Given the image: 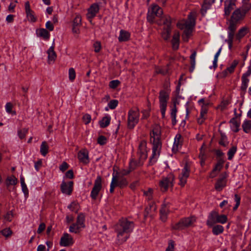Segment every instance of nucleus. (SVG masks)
Listing matches in <instances>:
<instances>
[{"label": "nucleus", "instance_id": "nucleus-23", "mask_svg": "<svg viewBox=\"0 0 251 251\" xmlns=\"http://www.w3.org/2000/svg\"><path fill=\"white\" fill-rule=\"evenodd\" d=\"M179 33L178 31H176L173 35V39L171 41L172 48L174 50H176L179 48Z\"/></svg>", "mask_w": 251, "mask_h": 251}, {"label": "nucleus", "instance_id": "nucleus-50", "mask_svg": "<svg viewBox=\"0 0 251 251\" xmlns=\"http://www.w3.org/2000/svg\"><path fill=\"white\" fill-rule=\"evenodd\" d=\"M6 181L8 185H14L17 184L18 180L14 176H11L7 178Z\"/></svg>", "mask_w": 251, "mask_h": 251}, {"label": "nucleus", "instance_id": "nucleus-44", "mask_svg": "<svg viewBox=\"0 0 251 251\" xmlns=\"http://www.w3.org/2000/svg\"><path fill=\"white\" fill-rule=\"evenodd\" d=\"M13 107V105L12 103L10 102H7L5 106V110L7 113L11 114L12 115H15L16 113L15 111H12Z\"/></svg>", "mask_w": 251, "mask_h": 251}, {"label": "nucleus", "instance_id": "nucleus-21", "mask_svg": "<svg viewBox=\"0 0 251 251\" xmlns=\"http://www.w3.org/2000/svg\"><path fill=\"white\" fill-rule=\"evenodd\" d=\"M168 99L169 94L164 90L161 91L159 95L160 107L167 106Z\"/></svg>", "mask_w": 251, "mask_h": 251}, {"label": "nucleus", "instance_id": "nucleus-31", "mask_svg": "<svg viewBox=\"0 0 251 251\" xmlns=\"http://www.w3.org/2000/svg\"><path fill=\"white\" fill-rule=\"evenodd\" d=\"M171 27H163L161 36L165 40H168L170 37Z\"/></svg>", "mask_w": 251, "mask_h": 251}, {"label": "nucleus", "instance_id": "nucleus-18", "mask_svg": "<svg viewBox=\"0 0 251 251\" xmlns=\"http://www.w3.org/2000/svg\"><path fill=\"white\" fill-rule=\"evenodd\" d=\"M224 163V161L220 159H219L216 164L215 165V166L213 168V170L211 171V172L209 174V177L211 178L215 177L218 174V173L221 170V169L223 167V165Z\"/></svg>", "mask_w": 251, "mask_h": 251}, {"label": "nucleus", "instance_id": "nucleus-38", "mask_svg": "<svg viewBox=\"0 0 251 251\" xmlns=\"http://www.w3.org/2000/svg\"><path fill=\"white\" fill-rule=\"evenodd\" d=\"M37 34L39 36L42 37L45 39H49L50 35L49 32L44 28H41L39 29L37 31Z\"/></svg>", "mask_w": 251, "mask_h": 251}, {"label": "nucleus", "instance_id": "nucleus-46", "mask_svg": "<svg viewBox=\"0 0 251 251\" xmlns=\"http://www.w3.org/2000/svg\"><path fill=\"white\" fill-rule=\"evenodd\" d=\"M237 151L236 146L232 147L227 152L228 159L231 160Z\"/></svg>", "mask_w": 251, "mask_h": 251}, {"label": "nucleus", "instance_id": "nucleus-22", "mask_svg": "<svg viewBox=\"0 0 251 251\" xmlns=\"http://www.w3.org/2000/svg\"><path fill=\"white\" fill-rule=\"evenodd\" d=\"M182 143V138L180 134H177L175 138L174 145L172 150L174 151H176L181 147Z\"/></svg>", "mask_w": 251, "mask_h": 251}, {"label": "nucleus", "instance_id": "nucleus-41", "mask_svg": "<svg viewBox=\"0 0 251 251\" xmlns=\"http://www.w3.org/2000/svg\"><path fill=\"white\" fill-rule=\"evenodd\" d=\"M238 63V62L237 60H234L230 64V66L227 67L226 70L224 71L225 73L226 74L227 73H229V74L232 73L234 72V69L237 66Z\"/></svg>", "mask_w": 251, "mask_h": 251}, {"label": "nucleus", "instance_id": "nucleus-61", "mask_svg": "<svg viewBox=\"0 0 251 251\" xmlns=\"http://www.w3.org/2000/svg\"><path fill=\"white\" fill-rule=\"evenodd\" d=\"M93 48L96 52H99L101 48V44L99 41H96L93 44Z\"/></svg>", "mask_w": 251, "mask_h": 251}, {"label": "nucleus", "instance_id": "nucleus-12", "mask_svg": "<svg viewBox=\"0 0 251 251\" xmlns=\"http://www.w3.org/2000/svg\"><path fill=\"white\" fill-rule=\"evenodd\" d=\"M138 154L139 159L138 165H142L148 157L147 143L145 141L143 140L140 142L138 147Z\"/></svg>", "mask_w": 251, "mask_h": 251}, {"label": "nucleus", "instance_id": "nucleus-15", "mask_svg": "<svg viewBox=\"0 0 251 251\" xmlns=\"http://www.w3.org/2000/svg\"><path fill=\"white\" fill-rule=\"evenodd\" d=\"M74 243L72 236L67 233H65L60 239V245L63 247H67L72 245Z\"/></svg>", "mask_w": 251, "mask_h": 251}, {"label": "nucleus", "instance_id": "nucleus-4", "mask_svg": "<svg viewBox=\"0 0 251 251\" xmlns=\"http://www.w3.org/2000/svg\"><path fill=\"white\" fill-rule=\"evenodd\" d=\"M244 13L241 11V9H236L232 13L230 20L229 21L228 30L235 31L238 25L240 24L245 17Z\"/></svg>", "mask_w": 251, "mask_h": 251}, {"label": "nucleus", "instance_id": "nucleus-36", "mask_svg": "<svg viewBox=\"0 0 251 251\" xmlns=\"http://www.w3.org/2000/svg\"><path fill=\"white\" fill-rule=\"evenodd\" d=\"M111 117L109 115L104 117L101 121H100V125L101 127H105L107 126L110 122Z\"/></svg>", "mask_w": 251, "mask_h": 251}, {"label": "nucleus", "instance_id": "nucleus-3", "mask_svg": "<svg viewBox=\"0 0 251 251\" xmlns=\"http://www.w3.org/2000/svg\"><path fill=\"white\" fill-rule=\"evenodd\" d=\"M196 13L191 12L188 15L187 21H181L177 24V26L180 29L184 30L182 35V39L185 42H187L191 35L193 28L195 25Z\"/></svg>", "mask_w": 251, "mask_h": 251}, {"label": "nucleus", "instance_id": "nucleus-60", "mask_svg": "<svg viewBox=\"0 0 251 251\" xmlns=\"http://www.w3.org/2000/svg\"><path fill=\"white\" fill-rule=\"evenodd\" d=\"M234 201L236 202V204L233 207V210H236L239 207L240 203V197L237 194H235L234 196Z\"/></svg>", "mask_w": 251, "mask_h": 251}, {"label": "nucleus", "instance_id": "nucleus-64", "mask_svg": "<svg viewBox=\"0 0 251 251\" xmlns=\"http://www.w3.org/2000/svg\"><path fill=\"white\" fill-rule=\"evenodd\" d=\"M251 75V66H249L248 68V70L247 72L244 73L242 77L249 79L248 77Z\"/></svg>", "mask_w": 251, "mask_h": 251}, {"label": "nucleus", "instance_id": "nucleus-42", "mask_svg": "<svg viewBox=\"0 0 251 251\" xmlns=\"http://www.w3.org/2000/svg\"><path fill=\"white\" fill-rule=\"evenodd\" d=\"M242 128L246 133H249L251 129V121H245L242 124Z\"/></svg>", "mask_w": 251, "mask_h": 251}, {"label": "nucleus", "instance_id": "nucleus-20", "mask_svg": "<svg viewBox=\"0 0 251 251\" xmlns=\"http://www.w3.org/2000/svg\"><path fill=\"white\" fill-rule=\"evenodd\" d=\"M99 10V7L98 4H93L88 9L87 17L88 19H92L94 18Z\"/></svg>", "mask_w": 251, "mask_h": 251}, {"label": "nucleus", "instance_id": "nucleus-8", "mask_svg": "<svg viewBox=\"0 0 251 251\" xmlns=\"http://www.w3.org/2000/svg\"><path fill=\"white\" fill-rule=\"evenodd\" d=\"M127 184L128 182L125 178L117 176L113 174L110 184V192L113 193L115 187L124 188L127 186Z\"/></svg>", "mask_w": 251, "mask_h": 251}, {"label": "nucleus", "instance_id": "nucleus-19", "mask_svg": "<svg viewBox=\"0 0 251 251\" xmlns=\"http://www.w3.org/2000/svg\"><path fill=\"white\" fill-rule=\"evenodd\" d=\"M223 176V177L219 178L215 184V188L218 191H221L226 185V178L227 175L225 173Z\"/></svg>", "mask_w": 251, "mask_h": 251}, {"label": "nucleus", "instance_id": "nucleus-29", "mask_svg": "<svg viewBox=\"0 0 251 251\" xmlns=\"http://www.w3.org/2000/svg\"><path fill=\"white\" fill-rule=\"evenodd\" d=\"M230 128L233 131L237 132L239 131L240 123L235 118H232L230 121Z\"/></svg>", "mask_w": 251, "mask_h": 251}, {"label": "nucleus", "instance_id": "nucleus-54", "mask_svg": "<svg viewBox=\"0 0 251 251\" xmlns=\"http://www.w3.org/2000/svg\"><path fill=\"white\" fill-rule=\"evenodd\" d=\"M153 190L151 188H149L148 190L144 191V195L147 197V199L150 200L152 198Z\"/></svg>", "mask_w": 251, "mask_h": 251}, {"label": "nucleus", "instance_id": "nucleus-62", "mask_svg": "<svg viewBox=\"0 0 251 251\" xmlns=\"http://www.w3.org/2000/svg\"><path fill=\"white\" fill-rule=\"evenodd\" d=\"M1 233L3 236L8 237L12 234V231L10 228H7L1 230Z\"/></svg>", "mask_w": 251, "mask_h": 251}, {"label": "nucleus", "instance_id": "nucleus-13", "mask_svg": "<svg viewBox=\"0 0 251 251\" xmlns=\"http://www.w3.org/2000/svg\"><path fill=\"white\" fill-rule=\"evenodd\" d=\"M101 189V178L100 176H98L95 180L94 185L91 192V197L96 200L97 196Z\"/></svg>", "mask_w": 251, "mask_h": 251}, {"label": "nucleus", "instance_id": "nucleus-24", "mask_svg": "<svg viewBox=\"0 0 251 251\" xmlns=\"http://www.w3.org/2000/svg\"><path fill=\"white\" fill-rule=\"evenodd\" d=\"M48 61L49 64L53 63L56 58V54L54 50L53 46H51L47 51Z\"/></svg>", "mask_w": 251, "mask_h": 251}, {"label": "nucleus", "instance_id": "nucleus-5", "mask_svg": "<svg viewBox=\"0 0 251 251\" xmlns=\"http://www.w3.org/2000/svg\"><path fill=\"white\" fill-rule=\"evenodd\" d=\"M227 218L225 215H219L215 211H213L209 214L206 223L208 226H212L216 223L224 224L227 222Z\"/></svg>", "mask_w": 251, "mask_h": 251}, {"label": "nucleus", "instance_id": "nucleus-51", "mask_svg": "<svg viewBox=\"0 0 251 251\" xmlns=\"http://www.w3.org/2000/svg\"><path fill=\"white\" fill-rule=\"evenodd\" d=\"M26 17L29 21L31 22H34L36 21V18L32 10L26 12Z\"/></svg>", "mask_w": 251, "mask_h": 251}, {"label": "nucleus", "instance_id": "nucleus-11", "mask_svg": "<svg viewBox=\"0 0 251 251\" xmlns=\"http://www.w3.org/2000/svg\"><path fill=\"white\" fill-rule=\"evenodd\" d=\"M190 164L186 163L180 172L178 176V184L182 187L184 186L187 182V178L190 175Z\"/></svg>", "mask_w": 251, "mask_h": 251}, {"label": "nucleus", "instance_id": "nucleus-56", "mask_svg": "<svg viewBox=\"0 0 251 251\" xmlns=\"http://www.w3.org/2000/svg\"><path fill=\"white\" fill-rule=\"evenodd\" d=\"M20 180H21V186H22L23 191L24 192L25 194H27L28 193V189H27V186L25 182L24 178L23 177H21L20 178Z\"/></svg>", "mask_w": 251, "mask_h": 251}, {"label": "nucleus", "instance_id": "nucleus-33", "mask_svg": "<svg viewBox=\"0 0 251 251\" xmlns=\"http://www.w3.org/2000/svg\"><path fill=\"white\" fill-rule=\"evenodd\" d=\"M243 3L242 6L238 8L239 9H241V11L244 13V14L246 15L247 13L251 9V3L247 1H244L243 0Z\"/></svg>", "mask_w": 251, "mask_h": 251}, {"label": "nucleus", "instance_id": "nucleus-9", "mask_svg": "<svg viewBox=\"0 0 251 251\" xmlns=\"http://www.w3.org/2000/svg\"><path fill=\"white\" fill-rule=\"evenodd\" d=\"M163 14L162 9L156 4H152L149 9L147 19L150 23H152L155 17H160Z\"/></svg>", "mask_w": 251, "mask_h": 251}, {"label": "nucleus", "instance_id": "nucleus-40", "mask_svg": "<svg viewBox=\"0 0 251 251\" xmlns=\"http://www.w3.org/2000/svg\"><path fill=\"white\" fill-rule=\"evenodd\" d=\"M82 228L76 224H73L69 227V231L75 233H79Z\"/></svg>", "mask_w": 251, "mask_h": 251}, {"label": "nucleus", "instance_id": "nucleus-17", "mask_svg": "<svg viewBox=\"0 0 251 251\" xmlns=\"http://www.w3.org/2000/svg\"><path fill=\"white\" fill-rule=\"evenodd\" d=\"M89 152L86 149H83L79 151L77 154L78 159L79 161L84 164H88L89 162Z\"/></svg>", "mask_w": 251, "mask_h": 251}, {"label": "nucleus", "instance_id": "nucleus-6", "mask_svg": "<svg viewBox=\"0 0 251 251\" xmlns=\"http://www.w3.org/2000/svg\"><path fill=\"white\" fill-rule=\"evenodd\" d=\"M196 221L194 217H187L182 219L177 223L172 224V227L176 230H182L191 226Z\"/></svg>", "mask_w": 251, "mask_h": 251}, {"label": "nucleus", "instance_id": "nucleus-35", "mask_svg": "<svg viewBox=\"0 0 251 251\" xmlns=\"http://www.w3.org/2000/svg\"><path fill=\"white\" fill-rule=\"evenodd\" d=\"M235 32L234 31L228 30V36L226 40L228 45V48L230 49L232 46V42L234 36L235 35Z\"/></svg>", "mask_w": 251, "mask_h": 251}, {"label": "nucleus", "instance_id": "nucleus-26", "mask_svg": "<svg viewBox=\"0 0 251 251\" xmlns=\"http://www.w3.org/2000/svg\"><path fill=\"white\" fill-rule=\"evenodd\" d=\"M215 0H204L201 9V12L204 15L208 9H209L212 4L214 3Z\"/></svg>", "mask_w": 251, "mask_h": 251}, {"label": "nucleus", "instance_id": "nucleus-34", "mask_svg": "<svg viewBox=\"0 0 251 251\" xmlns=\"http://www.w3.org/2000/svg\"><path fill=\"white\" fill-rule=\"evenodd\" d=\"M249 32V29L247 27H243L240 28L237 34L236 37L237 39H240L245 36Z\"/></svg>", "mask_w": 251, "mask_h": 251}, {"label": "nucleus", "instance_id": "nucleus-47", "mask_svg": "<svg viewBox=\"0 0 251 251\" xmlns=\"http://www.w3.org/2000/svg\"><path fill=\"white\" fill-rule=\"evenodd\" d=\"M241 79H242V84H241L240 88L242 91L245 92L248 87V83L249 82V79L245 78L244 77V78L242 77Z\"/></svg>", "mask_w": 251, "mask_h": 251}, {"label": "nucleus", "instance_id": "nucleus-7", "mask_svg": "<svg viewBox=\"0 0 251 251\" xmlns=\"http://www.w3.org/2000/svg\"><path fill=\"white\" fill-rule=\"evenodd\" d=\"M175 176L173 174H169L167 176L163 177L159 181V185L162 192H165L174 185Z\"/></svg>", "mask_w": 251, "mask_h": 251}, {"label": "nucleus", "instance_id": "nucleus-2", "mask_svg": "<svg viewBox=\"0 0 251 251\" xmlns=\"http://www.w3.org/2000/svg\"><path fill=\"white\" fill-rule=\"evenodd\" d=\"M134 227V223L126 219L120 220L115 226L118 242L122 244L129 237Z\"/></svg>", "mask_w": 251, "mask_h": 251}, {"label": "nucleus", "instance_id": "nucleus-1", "mask_svg": "<svg viewBox=\"0 0 251 251\" xmlns=\"http://www.w3.org/2000/svg\"><path fill=\"white\" fill-rule=\"evenodd\" d=\"M161 126L157 124L153 125L151 132V141L152 143V154L150 158L151 164L155 163L159 156L161 148Z\"/></svg>", "mask_w": 251, "mask_h": 251}, {"label": "nucleus", "instance_id": "nucleus-63", "mask_svg": "<svg viewBox=\"0 0 251 251\" xmlns=\"http://www.w3.org/2000/svg\"><path fill=\"white\" fill-rule=\"evenodd\" d=\"M166 251H174V242L173 241H169Z\"/></svg>", "mask_w": 251, "mask_h": 251}, {"label": "nucleus", "instance_id": "nucleus-30", "mask_svg": "<svg viewBox=\"0 0 251 251\" xmlns=\"http://www.w3.org/2000/svg\"><path fill=\"white\" fill-rule=\"evenodd\" d=\"M49 149V147L46 141L42 142L40 146V151L43 156H45L47 154Z\"/></svg>", "mask_w": 251, "mask_h": 251}, {"label": "nucleus", "instance_id": "nucleus-28", "mask_svg": "<svg viewBox=\"0 0 251 251\" xmlns=\"http://www.w3.org/2000/svg\"><path fill=\"white\" fill-rule=\"evenodd\" d=\"M160 213L161 220L164 222L166 221L168 213V209L166 204H164L162 205L161 208L160 210Z\"/></svg>", "mask_w": 251, "mask_h": 251}, {"label": "nucleus", "instance_id": "nucleus-14", "mask_svg": "<svg viewBox=\"0 0 251 251\" xmlns=\"http://www.w3.org/2000/svg\"><path fill=\"white\" fill-rule=\"evenodd\" d=\"M237 0H225L224 3V12L226 16H229L231 11L236 6Z\"/></svg>", "mask_w": 251, "mask_h": 251}, {"label": "nucleus", "instance_id": "nucleus-59", "mask_svg": "<svg viewBox=\"0 0 251 251\" xmlns=\"http://www.w3.org/2000/svg\"><path fill=\"white\" fill-rule=\"evenodd\" d=\"M82 120L83 123L85 125H87L91 122V116L90 115L88 114H85L83 115L82 117Z\"/></svg>", "mask_w": 251, "mask_h": 251}, {"label": "nucleus", "instance_id": "nucleus-49", "mask_svg": "<svg viewBox=\"0 0 251 251\" xmlns=\"http://www.w3.org/2000/svg\"><path fill=\"white\" fill-rule=\"evenodd\" d=\"M78 204L76 202H72L69 205H68V208L72 211H75L76 212L78 209Z\"/></svg>", "mask_w": 251, "mask_h": 251}, {"label": "nucleus", "instance_id": "nucleus-25", "mask_svg": "<svg viewBox=\"0 0 251 251\" xmlns=\"http://www.w3.org/2000/svg\"><path fill=\"white\" fill-rule=\"evenodd\" d=\"M163 24V27H171V20L169 16H165L161 18L158 25Z\"/></svg>", "mask_w": 251, "mask_h": 251}, {"label": "nucleus", "instance_id": "nucleus-37", "mask_svg": "<svg viewBox=\"0 0 251 251\" xmlns=\"http://www.w3.org/2000/svg\"><path fill=\"white\" fill-rule=\"evenodd\" d=\"M224 230V227L221 225H216L213 226L212 233L215 235H218L223 232Z\"/></svg>", "mask_w": 251, "mask_h": 251}, {"label": "nucleus", "instance_id": "nucleus-52", "mask_svg": "<svg viewBox=\"0 0 251 251\" xmlns=\"http://www.w3.org/2000/svg\"><path fill=\"white\" fill-rule=\"evenodd\" d=\"M81 24V17L80 15H77L73 21V26H78Z\"/></svg>", "mask_w": 251, "mask_h": 251}, {"label": "nucleus", "instance_id": "nucleus-58", "mask_svg": "<svg viewBox=\"0 0 251 251\" xmlns=\"http://www.w3.org/2000/svg\"><path fill=\"white\" fill-rule=\"evenodd\" d=\"M27 131L28 130L26 128H23L22 129L19 130L18 132L19 138L21 139L24 138L25 136V135L27 133Z\"/></svg>", "mask_w": 251, "mask_h": 251}, {"label": "nucleus", "instance_id": "nucleus-32", "mask_svg": "<svg viewBox=\"0 0 251 251\" xmlns=\"http://www.w3.org/2000/svg\"><path fill=\"white\" fill-rule=\"evenodd\" d=\"M197 55V52L194 51L191 56H190L191 67L190 68V71L193 72L196 66V57Z\"/></svg>", "mask_w": 251, "mask_h": 251}, {"label": "nucleus", "instance_id": "nucleus-45", "mask_svg": "<svg viewBox=\"0 0 251 251\" xmlns=\"http://www.w3.org/2000/svg\"><path fill=\"white\" fill-rule=\"evenodd\" d=\"M177 110L176 105L174 106V107L171 110V117L172 119V124L173 125H175L176 123V115Z\"/></svg>", "mask_w": 251, "mask_h": 251}, {"label": "nucleus", "instance_id": "nucleus-43", "mask_svg": "<svg viewBox=\"0 0 251 251\" xmlns=\"http://www.w3.org/2000/svg\"><path fill=\"white\" fill-rule=\"evenodd\" d=\"M136 164L135 161H132L130 162L129 164L130 169L128 170H123L121 173L123 175L125 176L128 175L132 170H133L135 167L136 166Z\"/></svg>", "mask_w": 251, "mask_h": 251}, {"label": "nucleus", "instance_id": "nucleus-55", "mask_svg": "<svg viewBox=\"0 0 251 251\" xmlns=\"http://www.w3.org/2000/svg\"><path fill=\"white\" fill-rule=\"evenodd\" d=\"M120 84V81L118 80H113L110 81L109 86L111 89L116 88Z\"/></svg>", "mask_w": 251, "mask_h": 251}, {"label": "nucleus", "instance_id": "nucleus-27", "mask_svg": "<svg viewBox=\"0 0 251 251\" xmlns=\"http://www.w3.org/2000/svg\"><path fill=\"white\" fill-rule=\"evenodd\" d=\"M130 38V33L124 30H121L120 35L118 38L120 42H125L127 41Z\"/></svg>", "mask_w": 251, "mask_h": 251}, {"label": "nucleus", "instance_id": "nucleus-53", "mask_svg": "<svg viewBox=\"0 0 251 251\" xmlns=\"http://www.w3.org/2000/svg\"><path fill=\"white\" fill-rule=\"evenodd\" d=\"M118 100H110L108 103V106L109 109H114L117 106Z\"/></svg>", "mask_w": 251, "mask_h": 251}, {"label": "nucleus", "instance_id": "nucleus-39", "mask_svg": "<svg viewBox=\"0 0 251 251\" xmlns=\"http://www.w3.org/2000/svg\"><path fill=\"white\" fill-rule=\"evenodd\" d=\"M84 221V215L83 214H80L77 217V220L75 224L81 226L82 228H84L85 227Z\"/></svg>", "mask_w": 251, "mask_h": 251}, {"label": "nucleus", "instance_id": "nucleus-10", "mask_svg": "<svg viewBox=\"0 0 251 251\" xmlns=\"http://www.w3.org/2000/svg\"><path fill=\"white\" fill-rule=\"evenodd\" d=\"M140 116L139 110L131 109L128 113L127 126L129 128H133L138 123Z\"/></svg>", "mask_w": 251, "mask_h": 251}, {"label": "nucleus", "instance_id": "nucleus-57", "mask_svg": "<svg viewBox=\"0 0 251 251\" xmlns=\"http://www.w3.org/2000/svg\"><path fill=\"white\" fill-rule=\"evenodd\" d=\"M69 79L73 81L75 77V72L74 68H71L69 70Z\"/></svg>", "mask_w": 251, "mask_h": 251}, {"label": "nucleus", "instance_id": "nucleus-16", "mask_svg": "<svg viewBox=\"0 0 251 251\" xmlns=\"http://www.w3.org/2000/svg\"><path fill=\"white\" fill-rule=\"evenodd\" d=\"M60 187L62 193L67 195H70L73 191V182L70 181L68 182H66L63 181Z\"/></svg>", "mask_w": 251, "mask_h": 251}, {"label": "nucleus", "instance_id": "nucleus-48", "mask_svg": "<svg viewBox=\"0 0 251 251\" xmlns=\"http://www.w3.org/2000/svg\"><path fill=\"white\" fill-rule=\"evenodd\" d=\"M198 103L201 108H207L209 102L208 100H206L202 98L198 100Z\"/></svg>", "mask_w": 251, "mask_h": 251}]
</instances>
